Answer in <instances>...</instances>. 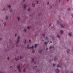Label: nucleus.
I'll return each mask as SVG.
<instances>
[{"mask_svg": "<svg viewBox=\"0 0 73 73\" xmlns=\"http://www.w3.org/2000/svg\"><path fill=\"white\" fill-rule=\"evenodd\" d=\"M27 48L28 49H33V46H32V47H29V45H28Z\"/></svg>", "mask_w": 73, "mask_h": 73, "instance_id": "obj_1", "label": "nucleus"}, {"mask_svg": "<svg viewBox=\"0 0 73 73\" xmlns=\"http://www.w3.org/2000/svg\"><path fill=\"white\" fill-rule=\"evenodd\" d=\"M20 38V36H19L18 37V39L17 40V42L16 43V44H17V43L19 42V39Z\"/></svg>", "mask_w": 73, "mask_h": 73, "instance_id": "obj_2", "label": "nucleus"}, {"mask_svg": "<svg viewBox=\"0 0 73 73\" xmlns=\"http://www.w3.org/2000/svg\"><path fill=\"white\" fill-rule=\"evenodd\" d=\"M17 68L19 70V72H21V70L20 69V66H18L17 67Z\"/></svg>", "mask_w": 73, "mask_h": 73, "instance_id": "obj_3", "label": "nucleus"}, {"mask_svg": "<svg viewBox=\"0 0 73 73\" xmlns=\"http://www.w3.org/2000/svg\"><path fill=\"white\" fill-rule=\"evenodd\" d=\"M19 58H20V57L18 56V58L17 59V58H16L15 59V60H16V61H17L18 60H19Z\"/></svg>", "mask_w": 73, "mask_h": 73, "instance_id": "obj_4", "label": "nucleus"}, {"mask_svg": "<svg viewBox=\"0 0 73 73\" xmlns=\"http://www.w3.org/2000/svg\"><path fill=\"white\" fill-rule=\"evenodd\" d=\"M57 57H55L54 58V61H56L57 60Z\"/></svg>", "mask_w": 73, "mask_h": 73, "instance_id": "obj_5", "label": "nucleus"}, {"mask_svg": "<svg viewBox=\"0 0 73 73\" xmlns=\"http://www.w3.org/2000/svg\"><path fill=\"white\" fill-rule=\"evenodd\" d=\"M56 73H59V72H60V71L58 70V69H56Z\"/></svg>", "mask_w": 73, "mask_h": 73, "instance_id": "obj_6", "label": "nucleus"}, {"mask_svg": "<svg viewBox=\"0 0 73 73\" xmlns=\"http://www.w3.org/2000/svg\"><path fill=\"white\" fill-rule=\"evenodd\" d=\"M60 26L62 28H64V25H62V24H60Z\"/></svg>", "mask_w": 73, "mask_h": 73, "instance_id": "obj_7", "label": "nucleus"}, {"mask_svg": "<svg viewBox=\"0 0 73 73\" xmlns=\"http://www.w3.org/2000/svg\"><path fill=\"white\" fill-rule=\"evenodd\" d=\"M32 7H35V5L33 3H32Z\"/></svg>", "mask_w": 73, "mask_h": 73, "instance_id": "obj_8", "label": "nucleus"}, {"mask_svg": "<svg viewBox=\"0 0 73 73\" xmlns=\"http://www.w3.org/2000/svg\"><path fill=\"white\" fill-rule=\"evenodd\" d=\"M60 33H61L62 34V33H64V32L63 31V30H62L60 31Z\"/></svg>", "mask_w": 73, "mask_h": 73, "instance_id": "obj_9", "label": "nucleus"}, {"mask_svg": "<svg viewBox=\"0 0 73 73\" xmlns=\"http://www.w3.org/2000/svg\"><path fill=\"white\" fill-rule=\"evenodd\" d=\"M37 44H35V48H37Z\"/></svg>", "mask_w": 73, "mask_h": 73, "instance_id": "obj_10", "label": "nucleus"}, {"mask_svg": "<svg viewBox=\"0 0 73 73\" xmlns=\"http://www.w3.org/2000/svg\"><path fill=\"white\" fill-rule=\"evenodd\" d=\"M8 7H9V9H10V8H11V5H8Z\"/></svg>", "mask_w": 73, "mask_h": 73, "instance_id": "obj_11", "label": "nucleus"}, {"mask_svg": "<svg viewBox=\"0 0 73 73\" xmlns=\"http://www.w3.org/2000/svg\"><path fill=\"white\" fill-rule=\"evenodd\" d=\"M24 8V9H25V8H26V5H25Z\"/></svg>", "mask_w": 73, "mask_h": 73, "instance_id": "obj_12", "label": "nucleus"}, {"mask_svg": "<svg viewBox=\"0 0 73 73\" xmlns=\"http://www.w3.org/2000/svg\"><path fill=\"white\" fill-rule=\"evenodd\" d=\"M68 35H69V36H70V37H71V36H72V34H71V33H69V34H68Z\"/></svg>", "mask_w": 73, "mask_h": 73, "instance_id": "obj_13", "label": "nucleus"}, {"mask_svg": "<svg viewBox=\"0 0 73 73\" xmlns=\"http://www.w3.org/2000/svg\"><path fill=\"white\" fill-rule=\"evenodd\" d=\"M32 60L33 62H34V61H35L34 60V58H32Z\"/></svg>", "mask_w": 73, "mask_h": 73, "instance_id": "obj_14", "label": "nucleus"}, {"mask_svg": "<svg viewBox=\"0 0 73 73\" xmlns=\"http://www.w3.org/2000/svg\"><path fill=\"white\" fill-rule=\"evenodd\" d=\"M52 42L51 41H48V43H49V44H50V43H52Z\"/></svg>", "mask_w": 73, "mask_h": 73, "instance_id": "obj_15", "label": "nucleus"}, {"mask_svg": "<svg viewBox=\"0 0 73 73\" xmlns=\"http://www.w3.org/2000/svg\"><path fill=\"white\" fill-rule=\"evenodd\" d=\"M69 51H70V50H69V49H68L67 50V51L68 52H69Z\"/></svg>", "mask_w": 73, "mask_h": 73, "instance_id": "obj_16", "label": "nucleus"}, {"mask_svg": "<svg viewBox=\"0 0 73 73\" xmlns=\"http://www.w3.org/2000/svg\"><path fill=\"white\" fill-rule=\"evenodd\" d=\"M42 52V51H41V50H39V53H41Z\"/></svg>", "mask_w": 73, "mask_h": 73, "instance_id": "obj_17", "label": "nucleus"}, {"mask_svg": "<svg viewBox=\"0 0 73 73\" xmlns=\"http://www.w3.org/2000/svg\"><path fill=\"white\" fill-rule=\"evenodd\" d=\"M31 29V27H29V26H28V27H27V29Z\"/></svg>", "mask_w": 73, "mask_h": 73, "instance_id": "obj_18", "label": "nucleus"}, {"mask_svg": "<svg viewBox=\"0 0 73 73\" xmlns=\"http://www.w3.org/2000/svg\"><path fill=\"white\" fill-rule=\"evenodd\" d=\"M57 36L58 38H60V36L58 35H57Z\"/></svg>", "mask_w": 73, "mask_h": 73, "instance_id": "obj_19", "label": "nucleus"}, {"mask_svg": "<svg viewBox=\"0 0 73 73\" xmlns=\"http://www.w3.org/2000/svg\"><path fill=\"white\" fill-rule=\"evenodd\" d=\"M24 72H25V68L23 70Z\"/></svg>", "mask_w": 73, "mask_h": 73, "instance_id": "obj_20", "label": "nucleus"}, {"mask_svg": "<svg viewBox=\"0 0 73 73\" xmlns=\"http://www.w3.org/2000/svg\"><path fill=\"white\" fill-rule=\"evenodd\" d=\"M53 66H56V64H53Z\"/></svg>", "mask_w": 73, "mask_h": 73, "instance_id": "obj_21", "label": "nucleus"}, {"mask_svg": "<svg viewBox=\"0 0 73 73\" xmlns=\"http://www.w3.org/2000/svg\"><path fill=\"white\" fill-rule=\"evenodd\" d=\"M8 16L6 17V20H7L8 19Z\"/></svg>", "mask_w": 73, "mask_h": 73, "instance_id": "obj_22", "label": "nucleus"}, {"mask_svg": "<svg viewBox=\"0 0 73 73\" xmlns=\"http://www.w3.org/2000/svg\"><path fill=\"white\" fill-rule=\"evenodd\" d=\"M52 29H54V27H52Z\"/></svg>", "mask_w": 73, "mask_h": 73, "instance_id": "obj_23", "label": "nucleus"}, {"mask_svg": "<svg viewBox=\"0 0 73 73\" xmlns=\"http://www.w3.org/2000/svg\"><path fill=\"white\" fill-rule=\"evenodd\" d=\"M42 36H43V37H44V36H45V35L44 34H42Z\"/></svg>", "mask_w": 73, "mask_h": 73, "instance_id": "obj_24", "label": "nucleus"}, {"mask_svg": "<svg viewBox=\"0 0 73 73\" xmlns=\"http://www.w3.org/2000/svg\"><path fill=\"white\" fill-rule=\"evenodd\" d=\"M4 25H6V23H4Z\"/></svg>", "mask_w": 73, "mask_h": 73, "instance_id": "obj_25", "label": "nucleus"}, {"mask_svg": "<svg viewBox=\"0 0 73 73\" xmlns=\"http://www.w3.org/2000/svg\"><path fill=\"white\" fill-rule=\"evenodd\" d=\"M32 52H33V53H35V50H33V51H32Z\"/></svg>", "mask_w": 73, "mask_h": 73, "instance_id": "obj_26", "label": "nucleus"}, {"mask_svg": "<svg viewBox=\"0 0 73 73\" xmlns=\"http://www.w3.org/2000/svg\"><path fill=\"white\" fill-rule=\"evenodd\" d=\"M24 31L25 32H26V31H27V29H24Z\"/></svg>", "mask_w": 73, "mask_h": 73, "instance_id": "obj_27", "label": "nucleus"}, {"mask_svg": "<svg viewBox=\"0 0 73 73\" xmlns=\"http://www.w3.org/2000/svg\"><path fill=\"white\" fill-rule=\"evenodd\" d=\"M44 43H45V45H46V44H47V42H45Z\"/></svg>", "mask_w": 73, "mask_h": 73, "instance_id": "obj_28", "label": "nucleus"}, {"mask_svg": "<svg viewBox=\"0 0 73 73\" xmlns=\"http://www.w3.org/2000/svg\"><path fill=\"white\" fill-rule=\"evenodd\" d=\"M71 16L72 17H73V14H71Z\"/></svg>", "mask_w": 73, "mask_h": 73, "instance_id": "obj_29", "label": "nucleus"}, {"mask_svg": "<svg viewBox=\"0 0 73 73\" xmlns=\"http://www.w3.org/2000/svg\"><path fill=\"white\" fill-rule=\"evenodd\" d=\"M48 37L46 38V40H48Z\"/></svg>", "mask_w": 73, "mask_h": 73, "instance_id": "obj_30", "label": "nucleus"}, {"mask_svg": "<svg viewBox=\"0 0 73 73\" xmlns=\"http://www.w3.org/2000/svg\"><path fill=\"white\" fill-rule=\"evenodd\" d=\"M26 40H25V42H24L25 44H26Z\"/></svg>", "mask_w": 73, "mask_h": 73, "instance_id": "obj_31", "label": "nucleus"}, {"mask_svg": "<svg viewBox=\"0 0 73 73\" xmlns=\"http://www.w3.org/2000/svg\"><path fill=\"white\" fill-rule=\"evenodd\" d=\"M18 20L19 21V20H20V19H20V18L19 17H18Z\"/></svg>", "mask_w": 73, "mask_h": 73, "instance_id": "obj_32", "label": "nucleus"}, {"mask_svg": "<svg viewBox=\"0 0 73 73\" xmlns=\"http://www.w3.org/2000/svg\"><path fill=\"white\" fill-rule=\"evenodd\" d=\"M4 10H5V8H4L3 9V11H4Z\"/></svg>", "mask_w": 73, "mask_h": 73, "instance_id": "obj_33", "label": "nucleus"}, {"mask_svg": "<svg viewBox=\"0 0 73 73\" xmlns=\"http://www.w3.org/2000/svg\"><path fill=\"white\" fill-rule=\"evenodd\" d=\"M30 8H29L28 9V11H30Z\"/></svg>", "mask_w": 73, "mask_h": 73, "instance_id": "obj_34", "label": "nucleus"}, {"mask_svg": "<svg viewBox=\"0 0 73 73\" xmlns=\"http://www.w3.org/2000/svg\"><path fill=\"white\" fill-rule=\"evenodd\" d=\"M52 48V46H50V49H51Z\"/></svg>", "mask_w": 73, "mask_h": 73, "instance_id": "obj_35", "label": "nucleus"}, {"mask_svg": "<svg viewBox=\"0 0 73 73\" xmlns=\"http://www.w3.org/2000/svg\"><path fill=\"white\" fill-rule=\"evenodd\" d=\"M29 42H31V40H29Z\"/></svg>", "mask_w": 73, "mask_h": 73, "instance_id": "obj_36", "label": "nucleus"}, {"mask_svg": "<svg viewBox=\"0 0 73 73\" xmlns=\"http://www.w3.org/2000/svg\"><path fill=\"white\" fill-rule=\"evenodd\" d=\"M36 3L37 4H38V1H37Z\"/></svg>", "mask_w": 73, "mask_h": 73, "instance_id": "obj_37", "label": "nucleus"}, {"mask_svg": "<svg viewBox=\"0 0 73 73\" xmlns=\"http://www.w3.org/2000/svg\"><path fill=\"white\" fill-rule=\"evenodd\" d=\"M21 58H22V57L21 56H20V59H21Z\"/></svg>", "mask_w": 73, "mask_h": 73, "instance_id": "obj_38", "label": "nucleus"}, {"mask_svg": "<svg viewBox=\"0 0 73 73\" xmlns=\"http://www.w3.org/2000/svg\"><path fill=\"white\" fill-rule=\"evenodd\" d=\"M12 10L11 9L10 10V12H12Z\"/></svg>", "mask_w": 73, "mask_h": 73, "instance_id": "obj_39", "label": "nucleus"}, {"mask_svg": "<svg viewBox=\"0 0 73 73\" xmlns=\"http://www.w3.org/2000/svg\"><path fill=\"white\" fill-rule=\"evenodd\" d=\"M57 67H60V66L59 65H58L57 66Z\"/></svg>", "mask_w": 73, "mask_h": 73, "instance_id": "obj_40", "label": "nucleus"}, {"mask_svg": "<svg viewBox=\"0 0 73 73\" xmlns=\"http://www.w3.org/2000/svg\"><path fill=\"white\" fill-rule=\"evenodd\" d=\"M51 25V23L50 24H49V27H50Z\"/></svg>", "mask_w": 73, "mask_h": 73, "instance_id": "obj_41", "label": "nucleus"}, {"mask_svg": "<svg viewBox=\"0 0 73 73\" xmlns=\"http://www.w3.org/2000/svg\"><path fill=\"white\" fill-rule=\"evenodd\" d=\"M0 73H3V72H2L1 71H0Z\"/></svg>", "mask_w": 73, "mask_h": 73, "instance_id": "obj_42", "label": "nucleus"}, {"mask_svg": "<svg viewBox=\"0 0 73 73\" xmlns=\"http://www.w3.org/2000/svg\"><path fill=\"white\" fill-rule=\"evenodd\" d=\"M49 2H48V3H47V5H49Z\"/></svg>", "mask_w": 73, "mask_h": 73, "instance_id": "obj_43", "label": "nucleus"}, {"mask_svg": "<svg viewBox=\"0 0 73 73\" xmlns=\"http://www.w3.org/2000/svg\"><path fill=\"white\" fill-rule=\"evenodd\" d=\"M7 60H9V57H8L7 58Z\"/></svg>", "mask_w": 73, "mask_h": 73, "instance_id": "obj_44", "label": "nucleus"}, {"mask_svg": "<svg viewBox=\"0 0 73 73\" xmlns=\"http://www.w3.org/2000/svg\"><path fill=\"white\" fill-rule=\"evenodd\" d=\"M25 0H23V2H25Z\"/></svg>", "mask_w": 73, "mask_h": 73, "instance_id": "obj_45", "label": "nucleus"}, {"mask_svg": "<svg viewBox=\"0 0 73 73\" xmlns=\"http://www.w3.org/2000/svg\"><path fill=\"white\" fill-rule=\"evenodd\" d=\"M15 37H16V34H15Z\"/></svg>", "mask_w": 73, "mask_h": 73, "instance_id": "obj_46", "label": "nucleus"}, {"mask_svg": "<svg viewBox=\"0 0 73 73\" xmlns=\"http://www.w3.org/2000/svg\"><path fill=\"white\" fill-rule=\"evenodd\" d=\"M36 62H34V64H36Z\"/></svg>", "mask_w": 73, "mask_h": 73, "instance_id": "obj_47", "label": "nucleus"}, {"mask_svg": "<svg viewBox=\"0 0 73 73\" xmlns=\"http://www.w3.org/2000/svg\"><path fill=\"white\" fill-rule=\"evenodd\" d=\"M68 11H69V10H70V9H69V8H68Z\"/></svg>", "mask_w": 73, "mask_h": 73, "instance_id": "obj_48", "label": "nucleus"}, {"mask_svg": "<svg viewBox=\"0 0 73 73\" xmlns=\"http://www.w3.org/2000/svg\"><path fill=\"white\" fill-rule=\"evenodd\" d=\"M12 66H10V68H12Z\"/></svg>", "mask_w": 73, "mask_h": 73, "instance_id": "obj_49", "label": "nucleus"}, {"mask_svg": "<svg viewBox=\"0 0 73 73\" xmlns=\"http://www.w3.org/2000/svg\"><path fill=\"white\" fill-rule=\"evenodd\" d=\"M35 67L36 68H37V66H35Z\"/></svg>", "mask_w": 73, "mask_h": 73, "instance_id": "obj_50", "label": "nucleus"}, {"mask_svg": "<svg viewBox=\"0 0 73 73\" xmlns=\"http://www.w3.org/2000/svg\"><path fill=\"white\" fill-rule=\"evenodd\" d=\"M59 0V2L60 3V0Z\"/></svg>", "mask_w": 73, "mask_h": 73, "instance_id": "obj_51", "label": "nucleus"}, {"mask_svg": "<svg viewBox=\"0 0 73 73\" xmlns=\"http://www.w3.org/2000/svg\"><path fill=\"white\" fill-rule=\"evenodd\" d=\"M46 50H48V48H47V49H46Z\"/></svg>", "mask_w": 73, "mask_h": 73, "instance_id": "obj_52", "label": "nucleus"}, {"mask_svg": "<svg viewBox=\"0 0 73 73\" xmlns=\"http://www.w3.org/2000/svg\"><path fill=\"white\" fill-rule=\"evenodd\" d=\"M3 20H2V22H3Z\"/></svg>", "mask_w": 73, "mask_h": 73, "instance_id": "obj_53", "label": "nucleus"}, {"mask_svg": "<svg viewBox=\"0 0 73 73\" xmlns=\"http://www.w3.org/2000/svg\"><path fill=\"white\" fill-rule=\"evenodd\" d=\"M37 36V35H35V36Z\"/></svg>", "mask_w": 73, "mask_h": 73, "instance_id": "obj_54", "label": "nucleus"}, {"mask_svg": "<svg viewBox=\"0 0 73 73\" xmlns=\"http://www.w3.org/2000/svg\"><path fill=\"white\" fill-rule=\"evenodd\" d=\"M64 46H65V45H64Z\"/></svg>", "mask_w": 73, "mask_h": 73, "instance_id": "obj_55", "label": "nucleus"}, {"mask_svg": "<svg viewBox=\"0 0 73 73\" xmlns=\"http://www.w3.org/2000/svg\"><path fill=\"white\" fill-rule=\"evenodd\" d=\"M67 1H69V0H67Z\"/></svg>", "mask_w": 73, "mask_h": 73, "instance_id": "obj_56", "label": "nucleus"}, {"mask_svg": "<svg viewBox=\"0 0 73 73\" xmlns=\"http://www.w3.org/2000/svg\"><path fill=\"white\" fill-rule=\"evenodd\" d=\"M58 23H60V22H59V23H58Z\"/></svg>", "mask_w": 73, "mask_h": 73, "instance_id": "obj_57", "label": "nucleus"}, {"mask_svg": "<svg viewBox=\"0 0 73 73\" xmlns=\"http://www.w3.org/2000/svg\"><path fill=\"white\" fill-rule=\"evenodd\" d=\"M65 49H66V48L65 47L64 48Z\"/></svg>", "mask_w": 73, "mask_h": 73, "instance_id": "obj_58", "label": "nucleus"}, {"mask_svg": "<svg viewBox=\"0 0 73 73\" xmlns=\"http://www.w3.org/2000/svg\"><path fill=\"white\" fill-rule=\"evenodd\" d=\"M42 41H44V40H42Z\"/></svg>", "mask_w": 73, "mask_h": 73, "instance_id": "obj_59", "label": "nucleus"}, {"mask_svg": "<svg viewBox=\"0 0 73 73\" xmlns=\"http://www.w3.org/2000/svg\"><path fill=\"white\" fill-rule=\"evenodd\" d=\"M35 68V67H34Z\"/></svg>", "mask_w": 73, "mask_h": 73, "instance_id": "obj_60", "label": "nucleus"}, {"mask_svg": "<svg viewBox=\"0 0 73 73\" xmlns=\"http://www.w3.org/2000/svg\"><path fill=\"white\" fill-rule=\"evenodd\" d=\"M71 73H72V72H71Z\"/></svg>", "mask_w": 73, "mask_h": 73, "instance_id": "obj_61", "label": "nucleus"}, {"mask_svg": "<svg viewBox=\"0 0 73 73\" xmlns=\"http://www.w3.org/2000/svg\"><path fill=\"white\" fill-rule=\"evenodd\" d=\"M0 39H1L0 38Z\"/></svg>", "mask_w": 73, "mask_h": 73, "instance_id": "obj_62", "label": "nucleus"}, {"mask_svg": "<svg viewBox=\"0 0 73 73\" xmlns=\"http://www.w3.org/2000/svg\"><path fill=\"white\" fill-rule=\"evenodd\" d=\"M73 73V72H72Z\"/></svg>", "mask_w": 73, "mask_h": 73, "instance_id": "obj_63", "label": "nucleus"}]
</instances>
